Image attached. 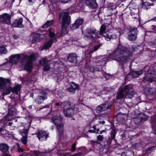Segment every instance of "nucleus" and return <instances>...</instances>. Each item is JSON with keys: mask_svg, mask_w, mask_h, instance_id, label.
<instances>
[{"mask_svg": "<svg viewBox=\"0 0 156 156\" xmlns=\"http://www.w3.org/2000/svg\"><path fill=\"white\" fill-rule=\"evenodd\" d=\"M114 59L122 65L126 63L132 57V52L122 46H119L113 53Z\"/></svg>", "mask_w": 156, "mask_h": 156, "instance_id": "nucleus-1", "label": "nucleus"}, {"mask_svg": "<svg viewBox=\"0 0 156 156\" xmlns=\"http://www.w3.org/2000/svg\"><path fill=\"white\" fill-rule=\"evenodd\" d=\"M99 31L94 28H88L86 30V34L83 37L87 41H92L100 37L98 35Z\"/></svg>", "mask_w": 156, "mask_h": 156, "instance_id": "nucleus-2", "label": "nucleus"}, {"mask_svg": "<svg viewBox=\"0 0 156 156\" xmlns=\"http://www.w3.org/2000/svg\"><path fill=\"white\" fill-rule=\"evenodd\" d=\"M58 20L59 22L62 24V29L65 30L70 23L71 18L68 13L66 12H62L60 13Z\"/></svg>", "mask_w": 156, "mask_h": 156, "instance_id": "nucleus-3", "label": "nucleus"}, {"mask_svg": "<svg viewBox=\"0 0 156 156\" xmlns=\"http://www.w3.org/2000/svg\"><path fill=\"white\" fill-rule=\"evenodd\" d=\"M48 94L46 90H41L40 91L38 96L35 100V101L38 104L42 103L44 101L47 99Z\"/></svg>", "mask_w": 156, "mask_h": 156, "instance_id": "nucleus-4", "label": "nucleus"}, {"mask_svg": "<svg viewBox=\"0 0 156 156\" xmlns=\"http://www.w3.org/2000/svg\"><path fill=\"white\" fill-rule=\"evenodd\" d=\"M35 57L34 54H31L29 56H25V58L27 60L26 64L24 66V68L25 70L28 71L31 70L32 68V61L34 59Z\"/></svg>", "mask_w": 156, "mask_h": 156, "instance_id": "nucleus-5", "label": "nucleus"}, {"mask_svg": "<svg viewBox=\"0 0 156 156\" xmlns=\"http://www.w3.org/2000/svg\"><path fill=\"white\" fill-rule=\"evenodd\" d=\"M17 114L16 110L13 106L9 105L8 108V113L5 117L7 120L10 121L14 116H16Z\"/></svg>", "mask_w": 156, "mask_h": 156, "instance_id": "nucleus-6", "label": "nucleus"}, {"mask_svg": "<svg viewBox=\"0 0 156 156\" xmlns=\"http://www.w3.org/2000/svg\"><path fill=\"white\" fill-rule=\"evenodd\" d=\"M148 118V116L142 113L139 114L138 116L135 118L134 121L136 125H140L142 122L147 120Z\"/></svg>", "mask_w": 156, "mask_h": 156, "instance_id": "nucleus-7", "label": "nucleus"}, {"mask_svg": "<svg viewBox=\"0 0 156 156\" xmlns=\"http://www.w3.org/2000/svg\"><path fill=\"white\" fill-rule=\"evenodd\" d=\"M131 85H127L123 88L120 89L117 93L116 99H122L124 97V92L131 89Z\"/></svg>", "mask_w": 156, "mask_h": 156, "instance_id": "nucleus-8", "label": "nucleus"}, {"mask_svg": "<svg viewBox=\"0 0 156 156\" xmlns=\"http://www.w3.org/2000/svg\"><path fill=\"white\" fill-rule=\"evenodd\" d=\"M11 16L7 13L3 14L0 16V22L3 24H9L10 23Z\"/></svg>", "mask_w": 156, "mask_h": 156, "instance_id": "nucleus-9", "label": "nucleus"}, {"mask_svg": "<svg viewBox=\"0 0 156 156\" xmlns=\"http://www.w3.org/2000/svg\"><path fill=\"white\" fill-rule=\"evenodd\" d=\"M137 34V30L135 28L130 29L128 34V38L131 41H134L136 38Z\"/></svg>", "mask_w": 156, "mask_h": 156, "instance_id": "nucleus-10", "label": "nucleus"}, {"mask_svg": "<svg viewBox=\"0 0 156 156\" xmlns=\"http://www.w3.org/2000/svg\"><path fill=\"white\" fill-rule=\"evenodd\" d=\"M143 73V71L140 70L139 71H131L127 76L125 77L126 80H130V77H136L141 75Z\"/></svg>", "mask_w": 156, "mask_h": 156, "instance_id": "nucleus-11", "label": "nucleus"}, {"mask_svg": "<svg viewBox=\"0 0 156 156\" xmlns=\"http://www.w3.org/2000/svg\"><path fill=\"white\" fill-rule=\"evenodd\" d=\"M83 21V19L82 18H78L74 23L70 25V28L72 30H75L78 28L79 26L82 24Z\"/></svg>", "mask_w": 156, "mask_h": 156, "instance_id": "nucleus-12", "label": "nucleus"}, {"mask_svg": "<svg viewBox=\"0 0 156 156\" xmlns=\"http://www.w3.org/2000/svg\"><path fill=\"white\" fill-rule=\"evenodd\" d=\"M20 54L12 55L9 58V62L12 64H16L20 60Z\"/></svg>", "mask_w": 156, "mask_h": 156, "instance_id": "nucleus-13", "label": "nucleus"}, {"mask_svg": "<svg viewBox=\"0 0 156 156\" xmlns=\"http://www.w3.org/2000/svg\"><path fill=\"white\" fill-rule=\"evenodd\" d=\"M37 134L38 139L41 141L46 140L48 136V135L46 132L42 130L38 131Z\"/></svg>", "mask_w": 156, "mask_h": 156, "instance_id": "nucleus-14", "label": "nucleus"}, {"mask_svg": "<svg viewBox=\"0 0 156 156\" xmlns=\"http://www.w3.org/2000/svg\"><path fill=\"white\" fill-rule=\"evenodd\" d=\"M85 3L86 5L93 9L96 8L98 6L96 0H86Z\"/></svg>", "mask_w": 156, "mask_h": 156, "instance_id": "nucleus-15", "label": "nucleus"}, {"mask_svg": "<svg viewBox=\"0 0 156 156\" xmlns=\"http://www.w3.org/2000/svg\"><path fill=\"white\" fill-rule=\"evenodd\" d=\"M76 59V55L74 53H71L69 54L67 57V60L68 61L74 63L77 62Z\"/></svg>", "mask_w": 156, "mask_h": 156, "instance_id": "nucleus-16", "label": "nucleus"}, {"mask_svg": "<svg viewBox=\"0 0 156 156\" xmlns=\"http://www.w3.org/2000/svg\"><path fill=\"white\" fill-rule=\"evenodd\" d=\"M111 105L108 104V103H106L104 104H102L98 106V109L101 112L105 111L109 108H111Z\"/></svg>", "mask_w": 156, "mask_h": 156, "instance_id": "nucleus-17", "label": "nucleus"}, {"mask_svg": "<svg viewBox=\"0 0 156 156\" xmlns=\"http://www.w3.org/2000/svg\"><path fill=\"white\" fill-rule=\"evenodd\" d=\"M10 80L9 79L0 78V88L2 89L5 88L6 83L10 84Z\"/></svg>", "mask_w": 156, "mask_h": 156, "instance_id": "nucleus-18", "label": "nucleus"}, {"mask_svg": "<svg viewBox=\"0 0 156 156\" xmlns=\"http://www.w3.org/2000/svg\"><path fill=\"white\" fill-rule=\"evenodd\" d=\"M22 19H17L13 23L12 25L14 27L23 28L24 27V26L22 24Z\"/></svg>", "mask_w": 156, "mask_h": 156, "instance_id": "nucleus-19", "label": "nucleus"}, {"mask_svg": "<svg viewBox=\"0 0 156 156\" xmlns=\"http://www.w3.org/2000/svg\"><path fill=\"white\" fill-rule=\"evenodd\" d=\"M57 42V39H50L48 42H46L43 46L44 49H48L52 45V44L54 42Z\"/></svg>", "mask_w": 156, "mask_h": 156, "instance_id": "nucleus-20", "label": "nucleus"}, {"mask_svg": "<svg viewBox=\"0 0 156 156\" xmlns=\"http://www.w3.org/2000/svg\"><path fill=\"white\" fill-rule=\"evenodd\" d=\"M73 106H72L71 103L68 101H66L62 103V108L63 110H65L67 109L72 108Z\"/></svg>", "mask_w": 156, "mask_h": 156, "instance_id": "nucleus-21", "label": "nucleus"}, {"mask_svg": "<svg viewBox=\"0 0 156 156\" xmlns=\"http://www.w3.org/2000/svg\"><path fill=\"white\" fill-rule=\"evenodd\" d=\"M9 147L6 144L1 143L0 144V150L3 153H6L8 151Z\"/></svg>", "mask_w": 156, "mask_h": 156, "instance_id": "nucleus-22", "label": "nucleus"}, {"mask_svg": "<svg viewBox=\"0 0 156 156\" xmlns=\"http://www.w3.org/2000/svg\"><path fill=\"white\" fill-rule=\"evenodd\" d=\"M132 86L131 85V89L125 92L126 98H131L134 96V91L132 90Z\"/></svg>", "mask_w": 156, "mask_h": 156, "instance_id": "nucleus-23", "label": "nucleus"}, {"mask_svg": "<svg viewBox=\"0 0 156 156\" xmlns=\"http://www.w3.org/2000/svg\"><path fill=\"white\" fill-rule=\"evenodd\" d=\"M62 118V117L59 116H54L51 119V121L55 124V125L61 123V120Z\"/></svg>", "mask_w": 156, "mask_h": 156, "instance_id": "nucleus-24", "label": "nucleus"}, {"mask_svg": "<svg viewBox=\"0 0 156 156\" xmlns=\"http://www.w3.org/2000/svg\"><path fill=\"white\" fill-rule=\"evenodd\" d=\"M151 122L152 128L156 134V115H154L151 117Z\"/></svg>", "mask_w": 156, "mask_h": 156, "instance_id": "nucleus-25", "label": "nucleus"}, {"mask_svg": "<svg viewBox=\"0 0 156 156\" xmlns=\"http://www.w3.org/2000/svg\"><path fill=\"white\" fill-rule=\"evenodd\" d=\"M63 112L66 116L67 117H70L73 113V108L69 109L63 110Z\"/></svg>", "mask_w": 156, "mask_h": 156, "instance_id": "nucleus-26", "label": "nucleus"}, {"mask_svg": "<svg viewBox=\"0 0 156 156\" xmlns=\"http://www.w3.org/2000/svg\"><path fill=\"white\" fill-rule=\"evenodd\" d=\"M55 126L57 127L58 134L59 135H62L63 134V125L62 123H61Z\"/></svg>", "mask_w": 156, "mask_h": 156, "instance_id": "nucleus-27", "label": "nucleus"}, {"mask_svg": "<svg viewBox=\"0 0 156 156\" xmlns=\"http://www.w3.org/2000/svg\"><path fill=\"white\" fill-rule=\"evenodd\" d=\"M2 89L3 90V94L5 95L8 94L10 93L11 91H12V87H6L5 86V88H3Z\"/></svg>", "mask_w": 156, "mask_h": 156, "instance_id": "nucleus-28", "label": "nucleus"}, {"mask_svg": "<svg viewBox=\"0 0 156 156\" xmlns=\"http://www.w3.org/2000/svg\"><path fill=\"white\" fill-rule=\"evenodd\" d=\"M102 36L104 37L107 41H110L111 39L115 38V35H112L106 33H105Z\"/></svg>", "mask_w": 156, "mask_h": 156, "instance_id": "nucleus-29", "label": "nucleus"}, {"mask_svg": "<svg viewBox=\"0 0 156 156\" xmlns=\"http://www.w3.org/2000/svg\"><path fill=\"white\" fill-rule=\"evenodd\" d=\"M44 154L43 152H41L38 151L34 150L31 152V154L34 156H43Z\"/></svg>", "mask_w": 156, "mask_h": 156, "instance_id": "nucleus-30", "label": "nucleus"}, {"mask_svg": "<svg viewBox=\"0 0 156 156\" xmlns=\"http://www.w3.org/2000/svg\"><path fill=\"white\" fill-rule=\"evenodd\" d=\"M42 35L41 34H36L32 40V43H35L37 41H40V38L41 37V36Z\"/></svg>", "mask_w": 156, "mask_h": 156, "instance_id": "nucleus-31", "label": "nucleus"}, {"mask_svg": "<svg viewBox=\"0 0 156 156\" xmlns=\"http://www.w3.org/2000/svg\"><path fill=\"white\" fill-rule=\"evenodd\" d=\"M49 62L45 58H42L39 60V64L41 66H44L48 63Z\"/></svg>", "mask_w": 156, "mask_h": 156, "instance_id": "nucleus-32", "label": "nucleus"}, {"mask_svg": "<svg viewBox=\"0 0 156 156\" xmlns=\"http://www.w3.org/2000/svg\"><path fill=\"white\" fill-rule=\"evenodd\" d=\"M20 88L21 87L20 85H16L13 88H12V92L16 93V94H18V92L20 90Z\"/></svg>", "mask_w": 156, "mask_h": 156, "instance_id": "nucleus-33", "label": "nucleus"}, {"mask_svg": "<svg viewBox=\"0 0 156 156\" xmlns=\"http://www.w3.org/2000/svg\"><path fill=\"white\" fill-rule=\"evenodd\" d=\"M28 130L26 129H23L19 131V133L22 136H27Z\"/></svg>", "mask_w": 156, "mask_h": 156, "instance_id": "nucleus-34", "label": "nucleus"}, {"mask_svg": "<svg viewBox=\"0 0 156 156\" xmlns=\"http://www.w3.org/2000/svg\"><path fill=\"white\" fill-rule=\"evenodd\" d=\"M106 26L105 25H102L101 27L99 34L102 36L105 33Z\"/></svg>", "mask_w": 156, "mask_h": 156, "instance_id": "nucleus-35", "label": "nucleus"}, {"mask_svg": "<svg viewBox=\"0 0 156 156\" xmlns=\"http://www.w3.org/2000/svg\"><path fill=\"white\" fill-rule=\"evenodd\" d=\"M48 32L49 33V36L51 38H52L51 39H56L55 35V34L54 32L53 31L52 29L49 30L48 31Z\"/></svg>", "mask_w": 156, "mask_h": 156, "instance_id": "nucleus-36", "label": "nucleus"}, {"mask_svg": "<svg viewBox=\"0 0 156 156\" xmlns=\"http://www.w3.org/2000/svg\"><path fill=\"white\" fill-rule=\"evenodd\" d=\"M7 52V49L4 47H0V54H5Z\"/></svg>", "mask_w": 156, "mask_h": 156, "instance_id": "nucleus-37", "label": "nucleus"}, {"mask_svg": "<svg viewBox=\"0 0 156 156\" xmlns=\"http://www.w3.org/2000/svg\"><path fill=\"white\" fill-rule=\"evenodd\" d=\"M102 45V44L99 43L98 44L95 46L94 47V50L90 51L89 53L91 54V53H93L94 51L97 50L98 48L100 47Z\"/></svg>", "mask_w": 156, "mask_h": 156, "instance_id": "nucleus-38", "label": "nucleus"}, {"mask_svg": "<svg viewBox=\"0 0 156 156\" xmlns=\"http://www.w3.org/2000/svg\"><path fill=\"white\" fill-rule=\"evenodd\" d=\"M21 141L23 144L26 145L27 141V136H23L21 139Z\"/></svg>", "mask_w": 156, "mask_h": 156, "instance_id": "nucleus-39", "label": "nucleus"}, {"mask_svg": "<svg viewBox=\"0 0 156 156\" xmlns=\"http://www.w3.org/2000/svg\"><path fill=\"white\" fill-rule=\"evenodd\" d=\"M62 102H56L55 104V107L57 108H62Z\"/></svg>", "mask_w": 156, "mask_h": 156, "instance_id": "nucleus-40", "label": "nucleus"}, {"mask_svg": "<svg viewBox=\"0 0 156 156\" xmlns=\"http://www.w3.org/2000/svg\"><path fill=\"white\" fill-rule=\"evenodd\" d=\"M147 76L148 78L149 81L151 82L154 80L153 79L154 78V76L152 74H150L148 73Z\"/></svg>", "mask_w": 156, "mask_h": 156, "instance_id": "nucleus-41", "label": "nucleus"}, {"mask_svg": "<svg viewBox=\"0 0 156 156\" xmlns=\"http://www.w3.org/2000/svg\"><path fill=\"white\" fill-rule=\"evenodd\" d=\"M44 66V67L43 68V69L44 71H48L50 69V64L48 63Z\"/></svg>", "mask_w": 156, "mask_h": 156, "instance_id": "nucleus-42", "label": "nucleus"}, {"mask_svg": "<svg viewBox=\"0 0 156 156\" xmlns=\"http://www.w3.org/2000/svg\"><path fill=\"white\" fill-rule=\"evenodd\" d=\"M78 85L75 83H72L71 84V87L74 90H75L78 88Z\"/></svg>", "mask_w": 156, "mask_h": 156, "instance_id": "nucleus-43", "label": "nucleus"}, {"mask_svg": "<svg viewBox=\"0 0 156 156\" xmlns=\"http://www.w3.org/2000/svg\"><path fill=\"white\" fill-rule=\"evenodd\" d=\"M116 132L115 130H112L111 132V136L112 139H114L115 136Z\"/></svg>", "mask_w": 156, "mask_h": 156, "instance_id": "nucleus-44", "label": "nucleus"}, {"mask_svg": "<svg viewBox=\"0 0 156 156\" xmlns=\"http://www.w3.org/2000/svg\"><path fill=\"white\" fill-rule=\"evenodd\" d=\"M17 147L18 148L17 150L18 152H23V149L22 148H20V145L18 143H17L16 144Z\"/></svg>", "mask_w": 156, "mask_h": 156, "instance_id": "nucleus-45", "label": "nucleus"}, {"mask_svg": "<svg viewBox=\"0 0 156 156\" xmlns=\"http://www.w3.org/2000/svg\"><path fill=\"white\" fill-rule=\"evenodd\" d=\"M7 131L5 129H4L2 127L0 128V134H5L6 133Z\"/></svg>", "mask_w": 156, "mask_h": 156, "instance_id": "nucleus-46", "label": "nucleus"}, {"mask_svg": "<svg viewBox=\"0 0 156 156\" xmlns=\"http://www.w3.org/2000/svg\"><path fill=\"white\" fill-rule=\"evenodd\" d=\"M76 143H74L73 144H72V147H71V151L73 152L76 151Z\"/></svg>", "mask_w": 156, "mask_h": 156, "instance_id": "nucleus-47", "label": "nucleus"}, {"mask_svg": "<svg viewBox=\"0 0 156 156\" xmlns=\"http://www.w3.org/2000/svg\"><path fill=\"white\" fill-rule=\"evenodd\" d=\"M104 138L103 135H99L97 137V140L98 141V140H99L100 141H102Z\"/></svg>", "mask_w": 156, "mask_h": 156, "instance_id": "nucleus-48", "label": "nucleus"}, {"mask_svg": "<svg viewBox=\"0 0 156 156\" xmlns=\"http://www.w3.org/2000/svg\"><path fill=\"white\" fill-rule=\"evenodd\" d=\"M90 142L91 144H92L93 145H95L96 144H99L100 143L98 140L94 141L93 140H91L90 141Z\"/></svg>", "mask_w": 156, "mask_h": 156, "instance_id": "nucleus-49", "label": "nucleus"}, {"mask_svg": "<svg viewBox=\"0 0 156 156\" xmlns=\"http://www.w3.org/2000/svg\"><path fill=\"white\" fill-rule=\"evenodd\" d=\"M67 90L70 92L73 93H74L75 91V90H74L71 87H69L67 89Z\"/></svg>", "mask_w": 156, "mask_h": 156, "instance_id": "nucleus-50", "label": "nucleus"}, {"mask_svg": "<svg viewBox=\"0 0 156 156\" xmlns=\"http://www.w3.org/2000/svg\"><path fill=\"white\" fill-rule=\"evenodd\" d=\"M150 45L155 46L156 45V40H154L153 41H151L149 43Z\"/></svg>", "mask_w": 156, "mask_h": 156, "instance_id": "nucleus-51", "label": "nucleus"}, {"mask_svg": "<svg viewBox=\"0 0 156 156\" xmlns=\"http://www.w3.org/2000/svg\"><path fill=\"white\" fill-rule=\"evenodd\" d=\"M49 26L48 24L47 21L43 26V28H46L48 27Z\"/></svg>", "mask_w": 156, "mask_h": 156, "instance_id": "nucleus-52", "label": "nucleus"}, {"mask_svg": "<svg viewBox=\"0 0 156 156\" xmlns=\"http://www.w3.org/2000/svg\"><path fill=\"white\" fill-rule=\"evenodd\" d=\"M47 22L49 26L52 25L53 23V20H51L50 21H48Z\"/></svg>", "mask_w": 156, "mask_h": 156, "instance_id": "nucleus-53", "label": "nucleus"}, {"mask_svg": "<svg viewBox=\"0 0 156 156\" xmlns=\"http://www.w3.org/2000/svg\"><path fill=\"white\" fill-rule=\"evenodd\" d=\"M60 1V0H49V1L54 3H55L58 1Z\"/></svg>", "mask_w": 156, "mask_h": 156, "instance_id": "nucleus-54", "label": "nucleus"}, {"mask_svg": "<svg viewBox=\"0 0 156 156\" xmlns=\"http://www.w3.org/2000/svg\"><path fill=\"white\" fill-rule=\"evenodd\" d=\"M70 1L71 0H60V1L64 3H67Z\"/></svg>", "mask_w": 156, "mask_h": 156, "instance_id": "nucleus-55", "label": "nucleus"}, {"mask_svg": "<svg viewBox=\"0 0 156 156\" xmlns=\"http://www.w3.org/2000/svg\"><path fill=\"white\" fill-rule=\"evenodd\" d=\"M154 147H151L148 148L147 149V151H150L153 150L154 149Z\"/></svg>", "mask_w": 156, "mask_h": 156, "instance_id": "nucleus-56", "label": "nucleus"}, {"mask_svg": "<svg viewBox=\"0 0 156 156\" xmlns=\"http://www.w3.org/2000/svg\"><path fill=\"white\" fill-rule=\"evenodd\" d=\"M146 3L147 5V6L153 5H154V4L153 3L151 4L149 3Z\"/></svg>", "mask_w": 156, "mask_h": 156, "instance_id": "nucleus-57", "label": "nucleus"}, {"mask_svg": "<svg viewBox=\"0 0 156 156\" xmlns=\"http://www.w3.org/2000/svg\"><path fill=\"white\" fill-rule=\"evenodd\" d=\"M88 132L90 133H95V131L94 130H89L88 131Z\"/></svg>", "mask_w": 156, "mask_h": 156, "instance_id": "nucleus-58", "label": "nucleus"}, {"mask_svg": "<svg viewBox=\"0 0 156 156\" xmlns=\"http://www.w3.org/2000/svg\"><path fill=\"white\" fill-rule=\"evenodd\" d=\"M105 130H102L99 133L101 134L102 133H103L105 132Z\"/></svg>", "mask_w": 156, "mask_h": 156, "instance_id": "nucleus-59", "label": "nucleus"}, {"mask_svg": "<svg viewBox=\"0 0 156 156\" xmlns=\"http://www.w3.org/2000/svg\"><path fill=\"white\" fill-rule=\"evenodd\" d=\"M105 122L104 121H101L100 122V123L103 124L105 123Z\"/></svg>", "mask_w": 156, "mask_h": 156, "instance_id": "nucleus-60", "label": "nucleus"}, {"mask_svg": "<svg viewBox=\"0 0 156 156\" xmlns=\"http://www.w3.org/2000/svg\"><path fill=\"white\" fill-rule=\"evenodd\" d=\"M99 131V129H96V131H95V133H98V132Z\"/></svg>", "mask_w": 156, "mask_h": 156, "instance_id": "nucleus-61", "label": "nucleus"}, {"mask_svg": "<svg viewBox=\"0 0 156 156\" xmlns=\"http://www.w3.org/2000/svg\"><path fill=\"white\" fill-rule=\"evenodd\" d=\"M12 122H9L8 123V125H9V126H12Z\"/></svg>", "mask_w": 156, "mask_h": 156, "instance_id": "nucleus-62", "label": "nucleus"}, {"mask_svg": "<svg viewBox=\"0 0 156 156\" xmlns=\"http://www.w3.org/2000/svg\"><path fill=\"white\" fill-rule=\"evenodd\" d=\"M2 156H11L9 154H6L4 155H3Z\"/></svg>", "mask_w": 156, "mask_h": 156, "instance_id": "nucleus-63", "label": "nucleus"}, {"mask_svg": "<svg viewBox=\"0 0 156 156\" xmlns=\"http://www.w3.org/2000/svg\"><path fill=\"white\" fill-rule=\"evenodd\" d=\"M121 156H126L125 153H122L121 154Z\"/></svg>", "mask_w": 156, "mask_h": 156, "instance_id": "nucleus-64", "label": "nucleus"}]
</instances>
